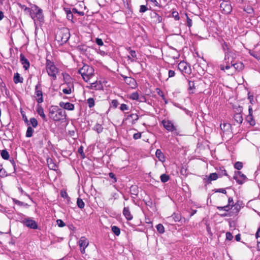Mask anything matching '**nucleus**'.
Here are the masks:
<instances>
[{
  "label": "nucleus",
  "mask_w": 260,
  "mask_h": 260,
  "mask_svg": "<svg viewBox=\"0 0 260 260\" xmlns=\"http://www.w3.org/2000/svg\"><path fill=\"white\" fill-rule=\"evenodd\" d=\"M233 178L239 184H242L247 179L246 176L240 171L235 172Z\"/></svg>",
  "instance_id": "obj_9"
},
{
  "label": "nucleus",
  "mask_w": 260,
  "mask_h": 260,
  "mask_svg": "<svg viewBox=\"0 0 260 260\" xmlns=\"http://www.w3.org/2000/svg\"><path fill=\"white\" fill-rule=\"evenodd\" d=\"M1 154L2 157L4 159L7 160L9 158V154L6 149L2 150Z\"/></svg>",
  "instance_id": "obj_35"
},
{
  "label": "nucleus",
  "mask_w": 260,
  "mask_h": 260,
  "mask_svg": "<svg viewBox=\"0 0 260 260\" xmlns=\"http://www.w3.org/2000/svg\"><path fill=\"white\" fill-rule=\"evenodd\" d=\"M59 105L62 108L70 111H73L75 108L74 105L69 102L64 103L63 102H60Z\"/></svg>",
  "instance_id": "obj_14"
},
{
  "label": "nucleus",
  "mask_w": 260,
  "mask_h": 260,
  "mask_svg": "<svg viewBox=\"0 0 260 260\" xmlns=\"http://www.w3.org/2000/svg\"><path fill=\"white\" fill-rule=\"evenodd\" d=\"M46 70L49 76L51 77L53 80L57 78V75L58 73V68L55 66L53 62L48 58H46Z\"/></svg>",
  "instance_id": "obj_3"
},
{
  "label": "nucleus",
  "mask_w": 260,
  "mask_h": 260,
  "mask_svg": "<svg viewBox=\"0 0 260 260\" xmlns=\"http://www.w3.org/2000/svg\"><path fill=\"white\" fill-rule=\"evenodd\" d=\"M151 17L155 23H159L162 20V17L155 12L151 13Z\"/></svg>",
  "instance_id": "obj_18"
},
{
  "label": "nucleus",
  "mask_w": 260,
  "mask_h": 260,
  "mask_svg": "<svg viewBox=\"0 0 260 260\" xmlns=\"http://www.w3.org/2000/svg\"><path fill=\"white\" fill-rule=\"evenodd\" d=\"M59 108L56 106H52L49 110V116L51 118L58 111Z\"/></svg>",
  "instance_id": "obj_22"
},
{
  "label": "nucleus",
  "mask_w": 260,
  "mask_h": 260,
  "mask_svg": "<svg viewBox=\"0 0 260 260\" xmlns=\"http://www.w3.org/2000/svg\"><path fill=\"white\" fill-rule=\"evenodd\" d=\"M216 192H221L224 194H225L226 193V191L224 188H219L215 190Z\"/></svg>",
  "instance_id": "obj_64"
},
{
  "label": "nucleus",
  "mask_w": 260,
  "mask_h": 260,
  "mask_svg": "<svg viewBox=\"0 0 260 260\" xmlns=\"http://www.w3.org/2000/svg\"><path fill=\"white\" fill-rule=\"evenodd\" d=\"M125 82L132 87L135 86L136 82L134 78L130 77H125Z\"/></svg>",
  "instance_id": "obj_24"
},
{
  "label": "nucleus",
  "mask_w": 260,
  "mask_h": 260,
  "mask_svg": "<svg viewBox=\"0 0 260 260\" xmlns=\"http://www.w3.org/2000/svg\"><path fill=\"white\" fill-rule=\"evenodd\" d=\"M175 73L173 70H169L168 72V75L169 78L173 77L175 76Z\"/></svg>",
  "instance_id": "obj_63"
},
{
  "label": "nucleus",
  "mask_w": 260,
  "mask_h": 260,
  "mask_svg": "<svg viewBox=\"0 0 260 260\" xmlns=\"http://www.w3.org/2000/svg\"><path fill=\"white\" fill-rule=\"evenodd\" d=\"M7 174H6V172L5 171V170L3 168L1 170V172H0V177H5L6 176H7Z\"/></svg>",
  "instance_id": "obj_59"
},
{
  "label": "nucleus",
  "mask_w": 260,
  "mask_h": 260,
  "mask_svg": "<svg viewBox=\"0 0 260 260\" xmlns=\"http://www.w3.org/2000/svg\"><path fill=\"white\" fill-rule=\"evenodd\" d=\"M34 132V130L33 128L30 126H29L27 127L26 132V137L27 138H30L32 136L33 133Z\"/></svg>",
  "instance_id": "obj_33"
},
{
  "label": "nucleus",
  "mask_w": 260,
  "mask_h": 260,
  "mask_svg": "<svg viewBox=\"0 0 260 260\" xmlns=\"http://www.w3.org/2000/svg\"><path fill=\"white\" fill-rule=\"evenodd\" d=\"M22 222L27 227L32 229H37L38 228V224L37 222L29 218L24 219Z\"/></svg>",
  "instance_id": "obj_10"
},
{
  "label": "nucleus",
  "mask_w": 260,
  "mask_h": 260,
  "mask_svg": "<svg viewBox=\"0 0 260 260\" xmlns=\"http://www.w3.org/2000/svg\"><path fill=\"white\" fill-rule=\"evenodd\" d=\"M234 168L238 170H241L243 168V163L240 161H237L234 165Z\"/></svg>",
  "instance_id": "obj_44"
},
{
  "label": "nucleus",
  "mask_w": 260,
  "mask_h": 260,
  "mask_svg": "<svg viewBox=\"0 0 260 260\" xmlns=\"http://www.w3.org/2000/svg\"><path fill=\"white\" fill-rule=\"evenodd\" d=\"M77 205L78 207L80 209H83L85 206L84 202L80 198L77 199Z\"/></svg>",
  "instance_id": "obj_41"
},
{
  "label": "nucleus",
  "mask_w": 260,
  "mask_h": 260,
  "mask_svg": "<svg viewBox=\"0 0 260 260\" xmlns=\"http://www.w3.org/2000/svg\"><path fill=\"white\" fill-rule=\"evenodd\" d=\"M130 99L133 100L141 101V100H139V95L137 92L132 93L130 95Z\"/></svg>",
  "instance_id": "obj_39"
},
{
  "label": "nucleus",
  "mask_w": 260,
  "mask_h": 260,
  "mask_svg": "<svg viewBox=\"0 0 260 260\" xmlns=\"http://www.w3.org/2000/svg\"><path fill=\"white\" fill-rule=\"evenodd\" d=\"M72 11L73 14H78L79 16H83L84 15V13L81 11H78L76 8H73Z\"/></svg>",
  "instance_id": "obj_52"
},
{
  "label": "nucleus",
  "mask_w": 260,
  "mask_h": 260,
  "mask_svg": "<svg viewBox=\"0 0 260 260\" xmlns=\"http://www.w3.org/2000/svg\"><path fill=\"white\" fill-rule=\"evenodd\" d=\"M218 178L217 174L216 173H211L208 177V180L209 181L216 180Z\"/></svg>",
  "instance_id": "obj_43"
},
{
  "label": "nucleus",
  "mask_w": 260,
  "mask_h": 260,
  "mask_svg": "<svg viewBox=\"0 0 260 260\" xmlns=\"http://www.w3.org/2000/svg\"><path fill=\"white\" fill-rule=\"evenodd\" d=\"M178 69L182 72L187 74L190 73V67L188 66L186 62L184 61L180 62L178 66Z\"/></svg>",
  "instance_id": "obj_12"
},
{
  "label": "nucleus",
  "mask_w": 260,
  "mask_h": 260,
  "mask_svg": "<svg viewBox=\"0 0 260 260\" xmlns=\"http://www.w3.org/2000/svg\"><path fill=\"white\" fill-rule=\"evenodd\" d=\"M118 105V102L117 100H113L112 101V102L111 103V106L114 108H117Z\"/></svg>",
  "instance_id": "obj_54"
},
{
  "label": "nucleus",
  "mask_w": 260,
  "mask_h": 260,
  "mask_svg": "<svg viewBox=\"0 0 260 260\" xmlns=\"http://www.w3.org/2000/svg\"><path fill=\"white\" fill-rule=\"evenodd\" d=\"M89 242L85 237H81L79 241V245L80 248L82 247L86 248L88 245Z\"/></svg>",
  "instance_id": "obj_21"
},
{
  "label": "nucleus",
  "mask_w": 260,
  "mask_h": 260,
  "mask_svg": "<svg viewBox=\"0 0 260 260\" xmlns=\"http://www.w3.org/2000/svg\"><path fill=\"white\" fill-rule=\"evenodd\" d=\"M112 231L113 232V233L116 235L119 236L120 234V229L117 227V226H112Z\"/></svg>",
  "instance_id": "obj_37"
},
{
  "label": "nucleus",
  "mask_w": 260,
  "mask_h": 260,
  "mask_svg": "<svg viewBox=\"0 0 260 260\" xmlns=\"http://www.w3.org/2000/svg\"><path fill=\"white\" fill-rule=\"evenodd\" d=\"M229 60H227L226 62L227 63L225 66H224L223 64H220V68L221 70L224 71L225 70H229L231 67H233V66H232V65L230 66V64L228 63L229 62Z\"/></svg>",
  "instance_id": "obj_42"
},
{
  "label": "nucleus",
  "mask_w": 260,
  "mask_h": 260,
  "mask_svg": "<svg viewBox=\"0 0 260 260\" xmlns=\"http://www.w3.org/2000/svg\"><path fill=\"white\" fill-rule=\"evenodd\" d=\"M70 37V31L64 28L57 31L55 36V40L59 43V45L66 43Z\"/></svg>",
  "instance_id": "obj_4"
},
{
  "label": "nucleus",
  "mask_w": 260,
  "mask_h": 260,
  "mask_svg": "<svg viewBox=\"0 0 260 260\" xmlns=\"http://www.w3.org/2000/svg\"><path fill=\"white\" fill-rule=\"evenodd\" d=\"M127 50H129V53L130 55L132 57V59H131V62H135L137 59V54L136 51L135 50H133L131 49V48L129 47L127 49Z\"/></svg>",
  "instance_id": "obj_28"
},
{
  "label": "nucleus",
  "mask_w": 260,
  "mask_h": 260,
  "mask_svg": "<svg viewBox=\"0 0 260 260\" xmlns=\"http://www.w3.org/2000/svg\"><path fill=\"white\" fill-rule=\"evenodd\" d=\"M60 195L61 196V197L63 198H66L67 199H70V197H69L67 192L65 191H61L60 192Z\"/></svg>",
  "instance_id": "obj_55"
},
{
  "label": "nucleus",
  "mask_w": 260,
  "mask_h": 260,
  "mask_svg": "<svg viewBox=\"0 0 260 260\" xmlns=\"http://www.w3.org/2000/svg\"><path fill=\"white\" fill-rule=\"evenodd\" d=\"M93 130L96 131L98 134H100L103 132V127L102 124L99 123H96L94 127L93 128Z\"/></svg>",
  "instance_id": "obj_32"
},
{
  "label": "nucleus",
  "mask_w": 260,
  "mask_h": 260,
  "mask_svg": "<svg viewBox=\"0 0 260 260\" xmlns=\"http://www.w3.org/2000/svg\"><path fill=\"white\" fill-rule=\"evenodd\" d=\"M94 69L87 64H84L78 70V73L81 74L83 79L86 82L94 75Z\"/></svg>",
  "instance_id": "obj_2"
},
{
  "label": "nucleus",
  "mask_w": 260,
  "mask_h": 260,
  "mask_svg": "<svg viewBox=\"0 0 260 260\" xmlns=\"http://www.w3.org/2000/svg\"><path fill=\"white\" fill-rule=\"evenodd\" d=\"M32 8H34V9L30 13L29 16L34 20L35 24H41L42 22H43L44 15L43 10L35 5Z\"/></svg>",
  "instance_id": "obj_1"
},
{
  "label": "nucleus",
  "mask_w": 260,
  "mask_h": 260,
  "mask_svg": "<svg viewBox=\"0 0 260 260\" xmlns=\"http://www.w3.org/2000/svg\"><path fill=\"white\" fill-rule=\"evenodd\" d=\"M56 222L58 226L59 227H63L65 226L64 222L61 219H57L56 220Z\"/></svg>",
  "instance_id": "obj_56"
},
{
  "label": "nucleus",
  "mask_w": 260,
  "mask_h": 260,
  "mask_svg": "<svg viewBox=\"0 0 260 260\" xmlns=\"http://www.w3.org/2000/svg\"><path fill=\"white\" fill-rule=\"evenodd\" d=\"M157 232L160 234H163L165 232V228L162 224H158L156 226Z\"/></svg>",
  "instance_id": "obj_40"
},
{
  "label": "nucleus",
  "mask_w": 260,
  "mask_h": 260,
  "mask_svg": "<svg viewBox=\"0 0 260 260\" xmlns=\"http://www.w3.org/2000/svg\"><path fill=\"white\" fill-rule=\"evenodd\" d=\"M78 152L81 154L82 158L85 157V154L83 152V148L82 146H81L79 148Z\"/></svg>",
  "instance_id": "obj_57"
},
{
  "label": "nucleus",
  "mask_w": 260,
  "mask_h": 260,
  "mask_svg": "<svg viewBox=\"0 0 260 260\" xmlns=\"http://www.w3.org/2000/svg\"><path fill=\"white\" fill-rule=\"evenodd\" d=\"M120 109L122 111H126V110H129V107H128V106L127 105H126L125 104H122L120 105Z\"/></svg>",
  "instance_id": "obj_51"
},
{
  "label": "nucleus",
  "mask_w": 260,
  "mask_h": 260,
  "mask_svg": "<svg viewBox=\"0 0 260 260\" xmlns=\"http://www.w3.org/2000/svg\"><path fill=\"white\" fill-rule=\"evenodd\" d=\"M160 179L162 183H166L170 179V176L166 174H163L160 175Z\"/></svg>",
  "instance_id": "obj_36"
},
{
  "label": "nucleus",
  "mask_w": 260,
  "mask_h": 260,
  "mask_svg": "<svg viewBox=\"0 0 260 260\" xmlns=\"http://www.w3.org/2000/svg\"><path fill=\"white\" fill-rule=\"evenodd\" d=\"M234 119L238 124L242 123L243 120L242 115L240 113H237L234 114Z\"/></svg>",
  "instance_id": "obj_25"
},
{
  "label": "nucleus",
  "mask_w": 260,
  "mask_h": 260,
  "mask_svg": "<svg viewBox=\"0 0 260 260\" xmlns=\"http://www.w3.org/2000/svg\"><path fill=\"white\" fill-rule=\"evenodd\" d=\"M20 62L23 65V68L25 70H28L30 66V63L28 60L22 53L20 55Z\"/></svg>",
  "instance_id": "obj_13"
},
{
  "label": "nucleus",
  "mask_w": 260,
  "mask_h": 260,
  "mask_svg": "<svg viewBox=\"0 0 260 260\" xmlns=\"http://www.w3.org/2000/svg\"><path fill=\"white\" fill-rule=\"evenodd\" d=\"M141 137V133H137L133 135V138L135 140L140 139Z\"/></svg>",
  "instance_id": "obj_60"
},
{
  "label": "nucleus",
  "mask_w": 260,
  "mask_h": 260,
  "mask_svg": "<svg viewBox=\"0 0 260 260\" xmlns=\"http://www.w3.org/2000/svg\"><path fill=\"white\" fill-rule=\"evenodd\" d=\"M95 43L99 46H103L104 45V43L103 42L102 39L98 38L95 39Z\"/></svg>",
  "instance_id": "obj_58"
},
{
  "label": "nucleus",
  "mask_w": 260,
  "mask_h": 260,
  "mask_svg": "<svg viewBox=\"0 0 260 260\" xmlns=\"http://www.w3.org/2000/svg\"><path fill=\"white\" fill-rule=\"evenodd\" d=\"M228 205L227 206H230L233 207L234 206V201L233 198L231 197L229 198L228 199Z\"/></svg>",
  "instance_id": "obj_62"
},
{
  "label": "nucleus",
  "mask_w": 260,
  "mask_h": 260,
  "mask_svg": "<svg viewBox=\"0 0 260 260\" xmlns=\"http://www.w3.org/2000/svg\"><path fill=\"white\" fill-rule=\"evenodd\" d=\"M233 238V236L232 235V234L230 233V232H228L226 233V239L228 240H231Z\"/></svg>",
  "instance_id": "obj_61"
},
{
  "label": "nucleus",
  "mask_w": 260,
  "mask_h": 260,
  "mask_svg": "<svg viewBox=\"0 0 260 260\" xmlns=\"http://www.w3.org/2000/svg\"><path fill=\"white\" fill-rule=\"evenodd\" d=\"M30 122L31 124L32 127L35 128L38 126V122L37 120L35 118H31L30 119Z\"/></svg>",
  "instance_id": "obj_45"
},
{
  "label": "nucleus",
  "mask_w": 260,
  "mask_h": 260,
  "mask_svg": "<svg viewBox=\"0 0 260 260\" xmlns=\"http://www.w3.org/2000/svg\"><path fill=\"white\" fill-rule=\"evenodd\" d=\"M162 123L165 128L168 131L173 132L175 130V127L171 121L163 120Z\"/></svg>",
  "instance_id": "obj_16"
},
{
  "label": "nucleus",
  "mask_w": 260,
  "mask_h": 260,
  "mask_svg": "<svg viewBox=\"0 0 260 260\" xmlns=\"http://www.w3.org/2000/svg\"><path fill=\"white\" fill-rule=\"evenodd\" d=\"M220 128L223 132H227L231 129V125L230 123H224L220 124Z\"/></svg>",
  "instance_id": "obj_30"
},
{
  "label": "nucleus",
  "mask_w": 260,
  "mask_h": 260,
  "mask_svg": "<svg viewBox=\"0 0 260 260\" xmlns=\"http://www.w3.org/2000/svg\"><path fill=\"white\" fill-rule=\"evenodd\" d=\"M220 10L223 14H228L232 10V8L229 1H223L220 4Z\"/></svg>",
  "instance_id": "obj_6"
},
{
  "label": "nucleus",
  "mask_w": 260,
  "mask_h": 260,
  "mask_svg": "<svg viewBox=\"0 0 260 260\" xmlns=\"http://www.w3.org/2000/svg\"><path fill=\"white\" fill-rule=\"evenodd\" d=\"M47 162L48 166V167L50 169L52 170H55L57 168V166L56 164L54 162L52 159L50 158H48L47 159Z\"/></svg>",
  "instance_id": "obj_23"
},
{
  "label": "nucleus",
  "mask_w": 260,
  "mask_h": 260,
  "mask_svg": "<svg viewBox=\"0 0 260 260\" xmlns=\"http://www.w3.org/2000/svg\"><path fill=\"white\" fill-rule=\"evenodd\" d=\"M172 218L175 222L180 221L181 219V216L179 213H174L171 217H168L170 220Z\"/></svg>",
  "instance_id": "obj_29"
},
{
  "label": "nucleus",
  "mask_w": 260,
  "mask_h": 260,
  "mask_svg": "<svg viewBox=\"0 0 260 260\" xmlns=\"http://www.w3.org/2000/svg\"><path fill=\"white\" fill-rule=\"evenodd\" d=\"M188 90L190 91V93H194V90L195 89L194 83L193 81L188 80Z\"/></svg>",
  "instance_id": "obj_31"
},
{
  "label": "nucleus",
  "mask_w": 260,
  "mask_h": 260,
  "mask_svg": "<svg viewBox=\"0 0 260 260\" xmlns=\"http://www.w3.org/2000/svg\"><path fill=\"white\" fill-rule=\"evenodd\" d=\"M19 7L21 8L22 9H23L24 11L27 12L29 13V14L30 15V13L33 11L32 9H30L26 6H25L24 5H22L20 3L18 4Z\"/></svg>",
  "instance_id": "obj_34"
},
{
  "label": "nucleus",
  "mask_w": 260,
  "mask_h": 260,
  "mask_svg": "<svg viewBox=\"0 0 260 260\" xmlns=\"http://www.w3.org/2000/svg\"><path fill=\"white\" fill-rule=\"evenodd\" d=\"M217 208L219 210H224L225 211H228L229 210H230L231 209L230 206H227V205L223 206V207L218 206L217 207Z\"/></svg>",
  "instance_id": "obj_50"
},
{
  "label": "nucleus",
  "mask_w": 260,
  "mask_h": 260,
  "mask_svg": "<svg viewBox=\"0 0 260 260\" xmlns=\"http://www.w3.org/2000/svg\"><path fill=\"white\" fill-rule=\"evenodd\" d=\"M148 10L146 6L141 5L140 7L139 12L141 13H145Z\"/></svg>",
  "instance_id": "obj_49"
},
{
  "label": "nucleus",
  "mask_w": 260,
  "mask_h": 260,
  "mask_svg": "<svg viewBox=\"0 0 260 260\" xmlns=\"http://www.w3.org/2000/svg\"><path fill=\"white\" fill-rule=\"evenodd\" d=\"M155 155L159 161L164 162L165 160L164 155L160 149L156 150Z\"/></svg>",
  "instance_id": "obj_26"
},
{
  "label": "nucleus",
  "mask_w": 260,
  "mask_h": 260,
  "mask_svg": "<svg viewBox=\"0 0 260 260\" xmlns=\"http://www.w3.org/2000/svg\"><path fill=\"white\" fill-rule=\"evenodd\" d=\"M72 88H73V85H71V86L69 85L68 88H64L62 89V92L64 94H69L72 93Z\"/></svg>",
  "instance_id": "obj_38"
},
{
  "label": "nucleus",
  "mask_w": 260,
  "mask_h": 260,
  "mask_svg": "<svg viewBox=\"0 0 260 260\" xmlns=\"http://www.w3.org/2000/svg\"><path fill=\"white\" fill-rule=\"evenodd\" d=\"M36 111L38 113V114L43 118V119L44 121H47L46 116L44 112V109H43V107L39 104H38L37 105Z\"/></svg>",
  "instance_id": "obj_17"
},
{
  "label": "nucleus",
  "mask_w": 260,
  "mask_h": 260,
  "mask_svg": "<svg viewBox=\"0 0 260 260\" xmlns=\"http://www.w3.org/2000/svg\"><path fill=\"white\" fill-rule=\"evenodd\" d=\"M131 119H132V121H131L132 124H134L136 123L137 121L138 120L139 116L137 114H134V113L131 114L129 115H128L126 116H125L123 119V121L128 120Z\"/></svg>",
  "instance_id": "obj_15"
},
{
  "label": "nucleus",
  "mask_w": 260,
  "mask_h": 260,
  "mask_svg": "<svg viewBox=\"0 0 260 260\" xmlns=\"http://www.w3.org/2000/svg\"><path fill=\"white\" fill-rule=\"evenodd\" d=\"M186 22H187V26L188 27H190L191 26H192V20L188 17V16H187V15L186 14Z\"/></svg>",
  "instance_id": "obj_53"
},
{
  "label": "nucleus",
  "mask_w": 260,
  "mask_h": 260,
  "mask_svg": "<svg viewBox=\"0 0 260 260\" xmlns=\"http://www.w3.org/2000/svg\"><path fill=\"white\" fill-rule=\"evenodd\" d=\"M172 16L176 20H179L180 17L179 13L177 11H173L172 13Z\"/></svg>",
  "instance_id": "obj_48"
},
{
  "label": "nucleus",
  "mask_w": 260,
  "mask_h": 260,
  "mask_svg": "<svg viewBox=\"0 0 260 260\" xmlns=\"http://www.w3.org/2000/svg\"><path fill=\"white\" fill-rule=\"evenodd\" d=\"M87 104L89 108H92L94 106V101L93 98H89L87 100Z\"/></svg>",
  "instance_id": "obj_46"
},
{
  "label": "nucleus",
  "mask_w": 260,
  "mask_h": 260,
  "mask_svg": "<svg viewBox=\"0 0 260 260\" xmlns=\"http://www.w3.org/2000/svg\"><path fill=\"white\" fill-rule=\"evenodd\" d=\"M13 80L15 84H18V83H22L23 82V78L20 76L19 73H16L14 74Z\"/></svg>",
  "instance_id": "obj_27"
},
{
  "label": "nucleus",
  "mask_w": 260,
  "mask_h": 260,
  "mask_svg": "<svg viewBox=\"0 0 260 260\" xmlns=\"http://www.w3.org/2000/svg\"><path fill=\"white\" fill-rule=\"evenodd\" d=\"M222 48L224 53V61L226 62L227 60H229L230 57L234 58V54L230 49L226 43L224 42L222 44Z\"/></svg>",
  "instance_id": "obj_5"
},
{
  "label": "nucleus",
  "mask_w": 260,
  "mask_h": 260,
  "mask_svg": "<svg viewBox=\"0 0 260 260\" xmlns=\"http://www.w3.org/2000/svg\"><path fill=\"white\" fill-rule=\"evenodd\" d=\"M35 95L37 97L36 100L38 104L42 103L43 102V93L41 84L39 82L35 86Z\"/></svg>",
  "instance_id": "obj_7"
},
{
  "label": "nucleus",
  "mask_w": 260,
  "mask_h": 260,
  "mask_svg": "<svg viewBox=\"0 0 260 260\" xmlns=\"http://www.w3.org/2000/svg\"><path fill=\"white\" fill-rule=\"evenodd\" d=\"M122 213L127 220H131L133 218L129 211V207H128L124 208Z\"/></svg>",
  "instance_id": "obj_19"
},
{
  "label": "nucleus",
  "mask_w": 260,
  "mask_h": 260,
  "mask_svg": "<svg viewBox=\"0 0 260 260\" xmlns=\"http://www.w3.org/2000/svg\"><path fill=\"white\" fill-rule=\"evenodd\" d=\"M67 12V17L68 20H71L73 18V13L72 11L70 10H66Z\"/></svg>",
  "instance_id": "obj_47"
},
{
  "label": "nucleus",
  "mask_w": 260,
  "mask_h": 260,
  "mask_svg": "<svg viewBox=\"0 0 260 260\" xmlns=\"http://www.w3.org/2000/svg\"><path fill=\"white\" fill-rule=\"evenodd\" d=\"M231 64H232V66L234 68L235 70L238 71H240L244 68V64L242 62L234 63L232 58V60H231Z\"/></svg>",
  "instance_id": "obj_20"
},
{
  "label": "nucleus",
  "mask_w": 260,
  "mask_h": 260,
  "mask_svg": "<svg viewBox=\"0 0 260 260\" xmlns=\"http://www.w3.org/2000/svg\"><path fill=\"white\" fill-rule=\"evenodd\" d=\"M65 111L59 109L58 111L53 116L51 119L55 121H59L66 118Z\"/></svg>",
  "instance_id": "obj_8"
},
{
  "label": "nucleus",
  "mask_w": 260,
  "mask_h": 260,
  "mask_svg": "<svg viewBox=\"0 0 260 260\" xmlns=\"http://www.w3.org/2000/svg\"><path fill=\"white\" fill-rule=\"evenodd\" d=\"M248 113L249 114L246 118V120L250 124V125L254 126L255 125V121L253 119L252 115L253 109L251 106H249L248 107Z\"/></svg>",
  "instance_id": "obj_11"
}]
</instances>
